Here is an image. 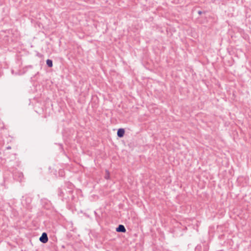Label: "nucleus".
Here are the masks:
<instances>
[{"label":"nucleus","mask_w":251,"mask_h":251,"mask_svg":"<svg viewBox=\"0 0 251 251\" xmlns=\"http://www.w3.org/2000/svg\"><path fill=\"white\" fill-rule=\"evenodd\" d=\"M48 240V235L46 232H43L39 238L40 241L43 243H46Z\"/></svg>","instance_id":"obj_1"},{"label":"nucleus","mask_w":251,"mask_h":251,"mask_svg":"<svg viewBox=\"0 0 251 251\" xmlns=\"http://www.w3.org/2000/svg\"><path fill=\"white\" fill-rule=\"evenodd\" d=\"M116 231L118 232H125L126 231V229L124 226L119 225L116 228Z\"/></svg>","instance_id":"obj_2"},{"label":"nucleus","mask_w":251,"mask_h":251,"mask_svg":"<svg viewBox=\"0 0 251 251\" xmlns=\"http://www.w3.org/2000/svg\"><path fill=\"white\" fill-rule=\"evenodd\" d=\"M125 129L123 128H119L117 131V136L120 137H123L125 134Z\"/></svg>","instance_id":"obj_3"},{"label":"nucleus","mask_w":251,"mask_h":251,"mask_svg":"<svg viewBox=\"0 0 251 251\" xmlns=\"http://www.w3.org/2000/svg\"><path fill=\"white\" fill-rule=\"evenodd\" d=\"M46 63H47V65L49 67H52L53 64H52V61L51 60H50V59H47V60L46 61Z\"/></svg>","instance_id":"obj_4"},{"label":"nucleus","mask_w":251,"mask_h":251,"mask_svg":"<svg viewBox=\"0 0 251 251\" xmlns=\"http://www.w3.org/2000/svg\"><path fill=\"white\" fill-rule=\"evenodd\" d=\"M63 191L60 188H59L58 190V196H60V197H62L63 196Z\"/></svg>","instance_id":"obj_5"},{"label":"nucleus","mask_w":251,"mask_h":251,"mask_svg":"<svg viewBox=\"0 0 251 251\" xmlns=\"http://www.w3.org/2000/svg\"><path fill=\"white\" fill-rule=\"evenodd\" d=\"M106 173H107V174H106V175L105 176V178L106 179H108L109 178V174L107 171H106Z\"/></svg>","instance_id":"obj_6"},{"label":"nucleus","mask_w":251,"mask_h":251,"mask_svg":"<svg viewBox=\"0 0 251 251\" xmlns=\"http://www.w3.org/2000/svg\"><path fill=\"white\" fill-rule=\"evenodd\" d=\"M7 149H11V147L9 146V147H7Z\"/></svg>","instance_id":"obj_7"},{"label":"nucleus","mask_w":251,"mask_h":251,"mask_svg":"<svg viewBox=\"0 0 251 251\" xmlns=\"http://www.w3.org/2000/svg\"><path fill=\"white\" fill-rule=\"evenodd\" d=\"M198 13H199V14H201V12L200 11H199V12H198Z\"/></svg>","instance_id":"obj_8"}]
</instances>
